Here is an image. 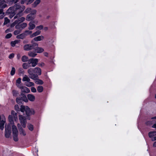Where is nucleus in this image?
<instances>
[{
    "label": "nucleus",
    "mask_w": 156,
    "mask_h": 156,
    "mask_svg": "<svg viewBox=\"0 0 156 156\" xmlns=\"http://www.w3.org/2000/svg\"><path fill=\"white\" fill-rule=\"evenodd\" d=\"M17 126H18L19 130L20 129H22L23 128L22 127V126H21L20 124V123H18L17 124Z\"/></svg>",
    "instance_id": "obj_51"
},
{
    "label": "nucleus",
    "mask_w": 156,
    "mask_h": 156,
    "mask_svg": "<svg viewBox=\"0 0 156 156\" xmlns=\"http://www.w3.org/2000/svg\"><path fill=\"white\" fill-rule=\"evenodd\" d=\"M29 25L28 29L30 30L33 29L35 27V26L34 24V22L33 21L30 22L29 23Z\"/></svg>",
    "instance_id": "obj_14"
},
{
    "label": "nucleus",
    "mask_w": 156,
    "mask_h": 156,
    "mask_svg": "<svg viewBox=\"0 0 156 156\" xmlns=\"http://www.w3.org/2000/svg\"><path fill=\"white\" fill-rule=\"evenodd\" d=\"M35 17V16L31 14H29L27 16L26 20L28 21H30L34 20Z\"/></svg>",
    "instance_id": "obj_12"
},
{
    "label": "nucleus",
    "mask_w": 156,
    "mask_h": 156,
    "mask_svg": "<svg viewBox=\"0 0 156 156\" xmlns=\"http://www.w3.org/2000/svg\"><path fill=\"white\" fill-rule=\"evenodd\" d=\"M34 72L37 75H40L41 74V70L39 67H36L34 69Z\"/></svg>",
    "instance_id": "obj_9"
},
{
    "label": "nucleus",
    "mask_w": 156,
    "mask_h": 156,
    "mask_svg": "<svg viewBox=\"0 0 156 156\" xmlns=\"http://www.w3.org/2000/svg\"><path fill=\"white\" fill-rule=\"evenodd\" d=\"M31 91L33 93H35L37 91L36 89L34 87H31Z\"/></svg>",
    "instance_id": "obj_43"
},
{
    "label": "nucleus",
    "mask_w": 156,
    "mask_h": 156,
    "mask_svg": "<svg viewBox=\"0 0 156 156\" xmlns=\"http://www.w3.org/2000/svg\"><path fill=\"white\" fill-rule=\"evenodd\" d=\"M28 58L25 55H23L22 56L21 58V60L23 62H25L28 60Z\"/></svg>",
    "instance_id": "obj_30"
},
{
    "label": "nucleus",
    "mask_w": 156,
    "mask_h": 156,
    "mask_svg": "<svg viewBox=\"0 0 156 156\" xmlns=\"http://www.w3.org/2000/svg\"><path fill=\"white\" fill-rule=\"evenodd\" d=\"M21 79L20 78H19L18 79L16 80V83H18L19 84H20L21 83Z\"/></svg>",
    "instance_id": "obj_50"
},
{
    "label": "nucleus",
    "mask_w": 156,
    "mask_h": 156,
    "mask_svg": "<svg viewBox=\"0 0 156 156\" xmlns=\"http://www.w3.org/2000/svg\"><path fill=\"white\" fill-rule=\"evenodd\" d=\"M22 80L23 81L29 82L30 80L27 76L25 75L23 77Z\"/></svg>",
    "instance_id": "obj_26"
},
{
    "label": "nucleus",
    "mask_w": 156,
    "mask_h": 156,
    "mask_svg": "<svg viewBox=\"0 0 156 156\" xmlns=\"http://www.w3.org/2000/svg\"><path fill=\"white\" fill-rule=\"evenodd\" d=\"M37 90L39 92L41 93L43 91V88L42 86H39L37 88Z\"/></svg>",
    "instance_id": "obj_28"
},
{
    "label": "nucleus",
    "mask_w": 156,
    "mask_h": 156,
    "mask_svg": "<svg viewBox=\"0 0 156 156\" xmlns=\"http://www.w3.org/2000/svg\"><path fill=\"white\" fill-rule=\"evenodd\" d=\"M152 127L154 128H156V123L154 124L152 126Z\"/></svg>",
    "instance_id": "obj_59"
},
{
    "label": "nucleus",
    "mask_w": 156,
    "mask_h": 156,
    "mask_svg": "<svg viewBox=\"0 0 156 156\" xmlns=\"http://www.w3.org/2000/svg\"><path fill=\"white\" fill-rule=\"evenodd\" d=\"M17 58L18 59H19L20 58V54H18L17 55Z\"/></svg>",
    "instance_id": "obj_57"
},
{
    "label": "nucleus",
    "mask_w": 156,
    "mask_h": 156,
    "mask_svg": "<svg viewBox=\"0 0 156 156\" xmlns=\"http://www.w3.org/2000/svg\"><path fill=\"white\" fill-rule=\"evenodd\" d=\"M25 9L24 7H21L19 5L16 4L14 6L9 8L6 11V13L12 15V17L16 13V16H14V19L18 18L23 15L22 12Z\"/></svg>",
    "instance_id": "obj_1"
},
{
    "label": "nucleus",
    "mask_w": 156,
    "mask_h": 156,
    "mask_svg": "<svg viewBox=\"0 0 156 156\" xmlns=\"http://www.w3.org/2000/svg\"><path fill=\"white\" fill-rule=\"evenodd\" d=\"M153 146L154 147H156V142H155L154 143Z\"/></svg>",
    "instance_id": "obj_60"
},
{
    "label": "nucleus",
    "mask_w": 156,
    "mask_h": 156,
    "mask_svg": "<svg viewBox=\"0 0 156 156\" xmlns=\"http://www.w3.org/2000/svg\"><path fill=\"white\" fill-rule=\"evenodd\" d=\"M20 110L21 112H26V115L27 116H29L32 115H34L35 113V111L34 109H31L27 106L21 105L20 108Z\"/></svg>",
    "instance_id": "obj_3"
},
{
    "label": "nucleus",
    "mask_w": 156,
    "mask_h": 156,
    "mask_svg": "<svg viewBox=\"0 0 156 156\" xmlns=\"http://www.w3.org/2000/svg\"><path fill=\"white\" fill-rule=\"evenodd\" d=\"M30 64L28 61V63H24L22 65V66L24 69H27L30 66Z\"/></svg>",
    "instance_id": "obj_20"
},
{
    "label": "nucleus",
    "mask_w": 156,
    "mask_h": 156,
    "mask_svg": "<svg viewBox=\"0 0 156 156\" xmlns=\"http://www.w3.org/2000/svg\"><path fill=\"white\" fill-rule=\"evenodd\" d=\"M24 35H25V36H26L27 35H28L29 34H30L32 33V31L30 30H26L24 33Z\"/></svg>",
    "instance_id": "obj_34"
},
{
    "label": "nucleus",
    "mask_w": 156,
    "mask_h": 156,
    "mask_svg": "<svg viewBox=\"0 0 156 156\" xmlns=\"http://www.w3.org/2000/svg\"><path fill=\"white\" fill-rule=\"evenodd\" d=\"M28 55L30 57H34L37 55V54L32 51H30L28 52Z\"/></svg>",
    "instance_id": "obj_27"
},
{
    "label": "nucleus",
    "mask_w": 156,
    "mask_h": 156,
    "mask_svg": "<svg viewBox=\"0 0 156 156\" xmlns=\"http://www.w3.org/2000/svg\"><path fill=\"white\" fill-rule=\"evenodd\" d=\"M4 13L3 12V9H0V15L3 14L4 15Z\"/></svg>",
    "instance_id": "obj_52"
},
{
    "label": "nucleus",
    "mask_w": 156,
    "mask_h": 156,
    "mask_svg": "<svg viewBox=\"0 0 156 156\" xmlns=\"http://www.w3.org/2000/svg\"><path fill=\"white\" fill-rule=\"evenodd\" d=\"M29 63L32 64V66L33 67L35 66L38 62V60L37 58H31L29 60Z\"/></svg>",
    "instance_id": "obj_7"
},
{
    "label": "nucleus",
    "mask_w": 156,
    "mask_h": 156,
    "mask_svg": "<svg viewBox=\"0 0 156 156\" xmlns=\"http://www.w3.org/2000/svg\"><path fill=\"white\" fill-rule=\"evenodd\" d=\"M44 39V37L42 35L39 36L35 37L31 41V43H34V41H39L43 40Z\"/></svg>",
    "instance_id": "obj_8"
},
{
    "label": "nucleus",
    "mask_w": 156,
    "mask_h": 156,
    "mask_svg": "<svg viewBox=\"0 0 156 156\" xmlns=\"http://www.w3.org/2000/svg\"><path fill=\"white\" fill-rule=\"evenodd\" d=\"M48 28L47 27H45L44 28V30H45V31H46L48 30Z\"/></svg>",
    "instance_id": "obj_61"
},
{
    "label": "nucleus",
    "mask_w": 156,
    "mask_h": 156,
    "mask_svg": "<svg viewBox=\"0 0 156 156\" xmlns=\"http://www.w3.org/2000/svg\"><path fill=\"white\" fill-rule=\"evenodd\" d=\"M11 133V126L10 124H8L5 126V136L7 138H9Z\"/></svg>",
    "instance_id": "obj_6"
},
{
    "label": "nucleus",
    "mask_w": 156,
    "mask_h": 156,
    "mask_svg": "<svg viewBox=\"0 0 156 156\" xmlns=\"http://www.w3.org/2000/svg\"><path fill=\"white\" fill-rule=\"evenodd\" d=\"M14 54L12 53L9 55V58L10 59H11V58H13L14 57Z\"/></svg>",
    "instance_id": "obj_48"
},
{
    "label": "nucleus",
    "mask_w": 156,
    "mask_h": 156,
    "mask_svg": "<svg viewBox=\"0 0 156 156\" xmlns=\"http://www.w3.org/2000/svg\"><path fill=\"white\" fill-rule=\"evenodd\" d=\"M15 28H16V29H20L21 28V27H20V25L19 24H17L16 25V26H15Z\"/></svg>",
    "instance_id": "obj_53"
},
{
    "label": "nucleus",
    "mask_w": 156,
    "mask_h": 156,
    "mask_svg": "<svg viewBox=\"0 0 156 156\" xmlns=\"http://www.w3.org/2000/svg\"><path fill=\"white\" fill-rule=\"evenodd\" d=\"M27 1V0H21V4H24L25 2L26 1Z\"/></svg>",
    "instance_id": "obj_54"
},
{
    "label": "nucleus",
    "mask_w": 156,
    "mask_h": 156,
    "mask_svg": "<svg viewBox=\"0 0 156 156\" xmlns=\"http://www.w3.org/2000/svg\"><path fill=\"white\" fill-rule=\"evenodd\" d=\"M21 91L22 92H24L28 93L30 92V89L27 87L25 86H22L20 87H19Z\"/></svg>",
    "instance_id": "obj_10"
},
{
    "label": "nucleus",
    "mask_w": 156,
    "mask_h": 156,
    "mask_svg": "<svg viewBox=\"0 0 156 156\" xmlns=\"http://www.w3.org/2000/svg\"><path fill=\"white\" fill-rule=\"evenodd\" d=\"M29 76L31 79L34 80H35L38 78V76L37 75L33 73L31 74V75Z\"/></svg>",
    "instance_id": "obj_19"
},
{
    "label": "nucleus",
    "mask_w": 156,
    "mask_h": 156,
    "mask_svg": "<svg viewBox=\"0 0 156 156\" xmlns=\"http://www.w3.org/2000/svg\"><path fill=\"white\" fill-rule=\"evenodd\" d=\"M20 42V41L18 40H15L14 41H11V46L13 47L15 46V45L19 43Z\"/></svg>",
    "instance_id": "obj_25"
},
{
    "label": "nucleus",
    "mask_w": 156,
    "mask_h": 156,
    "mask_svg": "<svg viewBox=\"0 0 156 156\" xmlns=\"http://www.w3.org/2000/svg\"><path fill=\"white\" fill-rule=\"evenodd\" d=\"M20 134L23 136L26 135V132L23 128L19 130Z\"/></svg>",
    "instance_id": "obj_23"
},
{
    "label": "nucleus",
    "mask_w": 156,
    "mask_h": 156,
    "mask_svg": "<svg viewBox=\"0 0 156 156\" xmlns=\"http://www.w3.org/2000/svg\"><path fill=\"white\" fill-rule=\"evenodd\" d=\"M20 98L22 100L24 101L25 102H27L28 101V100L27 97L25 95L23 94H21Z\"/></svg>",
    "instance_id": "obj_17"
},
{
    "label": "nucleus",
    "mask_w": 156,
    "mask_h": 156,
    "mask_svg": "<svg viewBox=\"0 0 156 156\" xmlns=\"http://www.w3.org/2000/svg\"><path fill=\"white\" fill-rule=\"evenodd\" d=\"M34 0H27V4H30L32 3Z\"/></svg>",
    "instance_id": "obj_49"
},
{
    "label": "nucleus",
    "mask_w": 156,
    "mask_h": 156,
    "mask_svg": "<svg viewBox=\"0 0 156 156\" xmlns=\"http://www.w3.org/2000/svg\"><path fill=\"white\" fill-rule=\"evenodd\" d=\"M152 140L153 141L156 140V136L154 137L153 139H152Z\"/></svg>",
    "instance_id": "obj_62"
},
{
    "label": "nucleus",
    "mask_w": 156,
    "mask_h": 156,
    "mask_svg": "<svg viewBox=\"0 0 156 156\" xmlns=\"http://www.w3.org/2000/svg\"><path fill=\"white\" fill-rule=\"evenodd\" d=\"M43 28V26L42 25H40L39 26H37L36 27V29H38L40 30L42 29Z\"/></svg>",
    "instance_id": "obj_46"
},
{
    "label": "nucleus",
    "mask_w": 156,
    "mask_h": 156,
    "mask_svg": "<svg viewBox=\"0 0 156 156\" xmlns=\"http://www.w3.org/2000/svg\"><path fill=\"white\" fill-rule=\"evenodd\" d=\"M32 44H27L24 45L23 49L26 51H29L33 49L35 47L38 46V44L36 43H31Z\"/></svg>",
    "instance_id": "obj_4"
},
{
    "label": "nucleus",
    "mask_w": 156,
    "mask_h": 156,
    "mask_svg": "<svg viewBox=\"0 0 156 156\" xmlns=\"http://www.w3.org/2000/svg\"><path fill=\"white\" fill-rule=\"evenodd\" d=\"M31 9L30 8H27L25 11V12L27 13H30L31 12Z\"/></svg>",
    "instance_id": "obj_41"
},
{
    "label": "nucleus",
    "mask_w": 156,
    "mask_h": 156,
    "mask_svg": "<svg viewBox=\"0 0 156 156\" xmlns=\"http://www.w3.org/2000/svg\"><path fill=\"white\" fill-rule=\"evenodd\" d=\"M27 127L29 130L31 131L33 130L34 129V127L33 125L30 124H29L28 125Z\"/></svg>",
    "instance_id": "obj_32"
},
{
    "label": "nucleus",
    "mask_w": 156,
    "mask_h": 156,
    "mask_svg": "<svg viewBox=\"0 0 156 156\" xmlns=\"http://www.w3.org/2000/svg\"><path fill=\"white\" fill-rule=\"evenodd\" d=\"M156 119V116L153 117H152L151 119Z\"/></svg>",
    "instance_id": "obj_63"
},
{
    "label": "nucleus",
    "mask_w": 156,
    "mask_h": 156,
    "mask_svg": "<svg viewBox=\"0 0 156 156\" xmlns=\"http://www.w3.org/2000/svg\"><path fill=\"white\" fill-rule=\"evenodd\" d=\"M20 30H16L14 32V34L15 35H17L18 34H20Z\"/></svg>",
    "instance_id": "obj_45"
},
{
    "label": "nucleus",
    "mask_w": 156,
    "mask_h": 156,
    "mask_svg": "<svg viewBox=\"0 0 156 156\" xmlns=\"http://www.w3.org/2000/svg\"><path fill=\"white\" fill-rule=\"evenodd\" d=\"M12 94L13 96L16 97L18 94V92L17 91L14 90L12 91Z\"/></svg>",
    "instance_id": "obj_37"
},
{
    "label": "nucleus",
    "mask_w": 156,
    "mask_h": 156,
    "mask_svg": "<svg viewBox=\"0 0 156 156\" xmlns=\"http://www.w3.org/2000/svg\"><path fill=\"white\" fill-rule=\"evenodd\" d=\"M11 115H9L8 119L10 124L12 125V127L13 139L14 141H17L18 140V131L16 126L14 124V122L13 118V117L15 119H17V114L14 111H11Z\"/></svg>",
    "instance_id": "obj_2"
},
{
    "label": "nucleus",
    "mask_w": 156,
    "mask_h": 156,
    "mask_svg": "<svg viewBox=\"0 0 156 156\" xmlns=\"http://www.w3.org/2000/svg\"><path fill=\"white\" fill-rule=\"evenodd\" d=\"M1 15L0 16V19H2L4 16V15H3V14H1Z\"/></svg>",
    "instance_id": "obj_56"
},
{
    "label": "nucleus",
    "mask_w": 156,
    "mask_h": 156,
    "mask_svg": "<svg viewBox=\"0 0 156 156\" xmlns=\"http://www.w3.org/2000/svg\"><path fill=\"white\" fill-rule=\"evenodd\" d=\"M33 72H34V69L30 68L28 69L27 72L29 74V76H30L31 74H33L32 73Z\"/></svg>",
    "instance_id": "obj_36"
},
{
    "label": "nucleus",
    "mask_w": 156,
    "mask_h": 156,
    "mask_svg": "<svg viewBox=\"0 0 156 156\" xmlns=\"http://www.w3.org/2000/svg\"><path fill=\"white\" fill-rule=\"evenodd\" d=\"M44 63H42L41 64V66H44Z\"/></svg>",
    "instance_id": "obj_64"
},
{
    "label": "nucleus",
    "mask_w": 156,
    "mask_h": 156,
    "mask_svg": "<svg viewBox=\"0 0 156 156\" xmlns=\"http://www.w3.org/2000/svg\"><path fill=\"white\" fill-rule=\"evenodd\" d=\"M12 36V35L11 34H10V33L8 34L6 36L5 38H7V39L11 37Z\"/></svg>",
    "instance_id": "obj_47"
},
{
    "label": "nucleus",
    "mask_w": 156,
    "mask_h": 156,
    "mask_svg": "<svg viewBox=\"0 0 156 156\" xmlns=\"http://www.w3.org/2000/svg\"><path fill=\"white\" fill-rule=\"evenodd\" d=\"M19 118L21 125L23 128H25L26 126L27 122L26 118L24 116L21 115H19Z\"/></svg>",
    "instance_id": "obj_5"
},
{
    "label": "nucleus",
    "mask_w": 156,
    "mask_h": 156,
    "mask_svg": "<svg viewBox=\"0 0 156 156\" xmlns=\"http://www.w3.org/2000/svg\"><path fill=\"white\" fill-rule=\"evenodd\" d=\"M34 83L29 81L25 83V85L28 87H30L32 86H34Z\"/></svg>",
    "instance_id": "obj_29"
},
{
    "label": "nucleus",
    "mask_w": 156,
    "mask_h": 156,
    "mask_svg": "<svg viewBox=\"0 0 156 156\" xmlns=\"http://www.w3.org/2000/svg\"><path fill=\"white\" fill-rule=\"evenodd\" d=\"M7 7V4H5L2 3L1 2L0 3V8H2L3 9Z\"/></svg>",
    "instance_id": "obj_33"
},
{
    "label": "nucleus",
    "mask_w": 156,
    "mask_h": 156,
    "mask_svg": "<svg viewBox=\"0 0 156 156\" xmlns=\"http://www.w3.org/2000/svg\"><path fill=\"white\" fill-rule=\"evenodd\" d=\"M35 83L37 84L42 85L43 84L44 82L43 81L39 79L38 78L35 80Z\"/></svg>",
    "instance_id": "obj_24"
},
{
    "label": "nucleus",
    "mask_w": 156,
    "mask_h": 156,
    "mask_svg": "<svg viewBox=\"0 0 156 156\" xmlns=\"http://www.w3.org/2000/svg\"><path fill=\"white\" fill-rule=\"evenodd\" d=\"M41 2V0H36L32 4V6L33 8H35L39 5Z\"/></svg>",
    "instance_id": "obj_16"
},
{
    "label": "nucleus",
    "mask_w": 156,
    "mask_h": 156,
    "mask_svg": "<svg viewBox=\"0 0 156 156\" xmlns=\"http://www.w3.org/2000/svg\"><path fill=\"white\" fill-rule=\"evenodd\" d=\"M35 51L37 53H41L44 51V49L40 47L36 48L35 49Z\"/></svg>",
    "instance_id": "obj_21"
},
{
    "label": "nucleus",
    "mask_w": 156,
    "mask_h": 156,
    "mask_svg": "<svg viewBox=\"0 0 156 156\" xmlns=\"http://www.w3.org/2000/svg\"><path fill=\"white\" fill-rule=\"evenodd\" d=\"M31 13L32 15L35 14L37 12V10L35 9H32L31 11Z\"/></svg>",
    "instance_id": "obj_40"
},
{
    "label": "nucleus",
    "mask_w": 156,
    "mask_h": 156,
    "mask_svg": "<svg viewBox=\"0 0 156 156\" xmlns=\"http://www.w3.org/2000/svg\"><path fill=\"white\" fill-rule=\"evenodd\" d=\"M25 18L24 17H21L16 20L13 24L15 25L16 24L20 23L24 21Z\"/></svg>",
    "instance_id": "obj_11"
},
{
    "label": "nucleus",
    "mask_w": 156,
    "mask_h": 156,
    "mask_svg": "<svg viewBox=\"0 0 156 156\" xmlns=\"http://www.w3.org/2000/svg\"><path fill=\"white\" fill-rule=\"evenodd\" d=\"M26 37L24 33L18 35L16 36V38L20 39H23Z\"/></svg>",
    "instance_id": "obj_22"
},
{
    "label": "nucleus",
    "mask_w": 156,
    "mask_h": 156,
    "mask_svg": "<svg viewBox=\"0 0 156 156\" xmlns=\"http://www.w3.org/2000/svg\"><path fill=\"white\" fill-rule=\"evenodd\" d=\"M146 123L147 125H149L151 124H152V123H151V121L147 122Z\"/></svg>",
    "instance_id": "obj_55"
},
{
    "label": "nucleus",
    "mask_w": 156,
    "mask_h": 156,
    "mask_svg": "<svg viewBox=\"0 0 156 156\" xmlns=\"http://www.w3.org/2000/svg\"><path fill=\"white\" fill-rule=\"evenodd\" d=\"M4 19H5V21L4 23V24L5 25L6 24L8 23L9 22V20L7 17H5V18Z\"/></svg>",
    "instance_id": "obj_39"
},
{
    "label": "nucleus",
    "mask_w": 156,
    "mask_h": 156,
    "mask_svg": "<svg viewBox=\"0 0 156 156\" xmlns=\"http://www.w3.org/2000/svg\"><path fill=\"white\" fill-rule=\"evenodd\" d=\"M15 72V69L14 67H12L10 72V74L11 75H13Z\"/></svg>",
    "instance_id": "obj_38"
},
{
    "label": "nucleus",
    "mask_w": 156,
    "mask_h": 156,
    "mask_svg": "<svg viewBox=\"0 0 156 156\" xmlns=\"http://www.w3.org/2000/svg\"><path fill=\"white\" fill-rule=\"evenodd\" d=\"M156 135V131H152L149 133V136L150 137H152Z\"/></svg>",
    "instance_id": "obj_31"
},
{
    "label": "nucleus",
    "mask_w": 156,
    "mask_h": 156,
    "mask_svg": "<svg viewBox=\"0 0 156 156\" xmlns=\"http://www.w3.org/2000/svg\"><path fill=\"white\" fill-rule=\"evenodd\" d=\"M18 1V0H7L6 3L9 4V5H11L14 3H16Z\"/></svg>",
    "instance_id": "obj_15"
},
{
    "label": "nucleus",
    "mask_w": 156,
    "mask_h": 156,
    "mask_svg": "<svg viewBox=\"0 0 156 156\" xmlns=\"http://www.w3.org/2000/svg\"><path fill=\"white\" fill-rule=\"evenodd\" d=\"M22 100H21L20 98H16V101L17 103L18 104H19L20 103H21V101Z\"/></svg>",
    "instance_id": "obj_42"
},
{
    "label": "nucleus",
    "mask_w": 156,
    "mask_h": 156,
    "mask_svg": "<svg viewBox=\"0 0 156 156\" xmlns=\"http://www.w3.org/2000/svg\"><path fill=\"white\" fill-rule=\"evenodd\" d=\"M41 32L40 31L37 30L36 32L33 33L32 34H31L30 36V37L31 38L36 36L40 34Z\"/></svg>",
    "instance_id": "obj_18"
},
{
    "label": "nucleus",
    "mask_w": 156,
    "mask_h": 156,
    "mask_svg": "<svg viewBox=\"0 0 156 156\" xmlns=\"http://www.w3.org/2000/svg\"><path fill=\"white\" fill-rule=\"evenodd\" d=\"M44 55L46 56H48V53H47V52H45L44 53Z\"/></svg>",
    "instance_id": "obj_58"
},
{
    "label": "nucleus",
    "mask_w": 156,
    "mask_h": 156,
    "mask_svg": "<svg viewBox=\"0 0 156 156\" xmlns=\"http://www.w3.org/2000/svg\"><path fill=\"white\" fill-rule=\"evenodd\" d=\"M27 98L29 100L31 101H34L35 100L34 96L31 94H28L27 95Z\"/></svg>",
    "instance_id": "obj_13"
},
{
    "label": "nucleus",
    "mask_w": 156,
    "mask_h": 156,
    "mask_svg": "<svg viewBox=\"0 0 156 156\" xmlns=\"http://www.w3.org/2000/svg\"><path fill=\"white\" fill-rule=\"evenodd\" d=\"M15 109L16 111H19L20 108H19V107L18 105H16L15 106Z\"/></svg>",
    "instance_id": "obj_44"
},
{
    "label": "nucleus",
    "mask_w": 156,
    "mask_h": 156,
    "mask_svg": "<svg viewBox=\"0 0 156 156\" xmlns=\"http://www.w3.org/2000/svg\"><path fill=\"white\" fill-rule=\"evenodd\" d=\"M27 24L25 23H23L20 24V27L22 29L25 28L27 27Z\"/></svg>",
    "instance_id": "obj_35"
}]
</instances>
